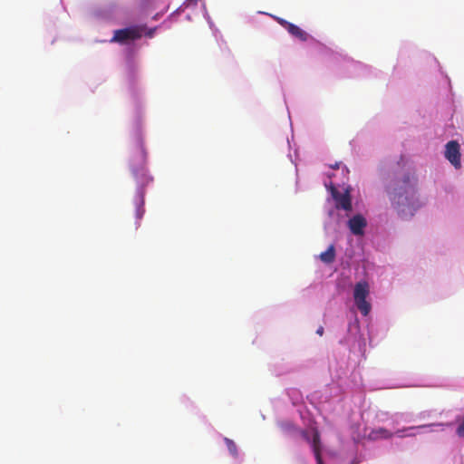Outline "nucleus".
Listing matches in <instances>:
<instances>
[{
  "label": "nucleus",
  "mask_w": 464,
  "mask_h": 464,
  "mask_svg": "<svg viewBox=\"0 0 464 464\" xmlns=\"http://www.w3.org/2000/svg\"><path fill=\"white\" fill-rule=\"evenodd\" d=\"M366 226V219L360 214L353 216L348 221V227L351 232L355 236L363 235L364 228Z\"/></svg>",
  "instance_id": "0eeeda50"
},
{
  "label": "nucleus",
  "mask_w": 464,
  "mask_h": 464,
  "mask_svg": "<svg viewBox=\"0 0 464 464\" xmlns=\"http://www.w3.org/2000/svg\"><path fill=\"white\" fill-rule=\"evenodd\" d=\"M136 161V164L131 165V171L138 183L146 185L151 180V178L148 175V171L145 168L146 152L140 139L138 140Z\"/></svg>",
  "instance_id": "f03ea898"
},
{
  "label": "nucleus",
  "mask_w": 464,
  "mask_h": 464,
  "mask_svg": "<svg viewBox=\"0 0 464 464\" xmlns=\"http://www.w3.org/2000/svg\"><path fill=\"white\" fill-rule=\"evenodd\" d=\"M370 294V286L366 281H361L355 284L353 288V299L355 305L364 316L368 315L371 311V304L367 301Z\"/></svg>",
  "instance_id": "7ed1b4c3"
},
{
  "label": "nucleus",
  "mask_w": 464,
  "mask_h": 464,
  "mask_svg": "<svg viewBox=\"0 0 464 464\" xmlns=\"http://www.w3.org/2000/svg\"><path fill=\"white\" fill-rule=\"evenodd\" d=\"M286 31L294 37L299 39L302 42H305L308 39V34L301 29L299 26L291 23L290 26Z\"/></svg>",
  "instance_id": "1a4fd4ad"
},
{
  "label": "nucleus",
  "mask_w": 464,
  "mask_h": 464,
  "mask_svg": "<svg viewBox=\"0 0 464 464\" xmlns=\"http://www.w3.org/2000/svg\"><path fill=\"white\" fill-rule=\"evenodd\" d=\"M320 260L324 264H332L335 259V247L330 245L328 248L320 254Z\"/></svg>",
  "instance_id": "9d476101"
},
{
  "label": "nucleus",
  "mask_w": 464,
  "mask_h": 464,
  "mask_svg": "<svg viewBox=\"0 0 464 464\" xmlns=\"http://www.w3.org/2000/svg\"><path fill=\"white\" fill-rule=\"evenodd\" d=\"M143 213H144V209H143L142 203H141L140 205L138 206V208H137V218H141Z\"/></svg>",
  "instance_id": "dca6fc26"
},
{
  "label": "nucleus",
  "mask_w": 464,
  "mask_h": 464,
  "mask_svg": "<svg viewBox=\"0 0 464 464\" xmlns=\"http://www.w3.org/2000/svg\"><path fill=\"white\" fill-rule=\"evenodd\" d=\"M155 30H156L155 28L148 30V32L146 33V35L149 36V37H152L153 34H154Z\"/></svg>",
  "instance_id": "a211bd4d"
},
{
  "label": "nucleus",
  "mask_w": 464,
  "mask_h": 464,
  "mask_svg": "<svg viewBox=\"0 0 464 464\" xmlns=\"http://www.w3.org/2000/svg\"><path fill=\"white\" fill-rule=\"evenodd\" d=\"M416 181L413 175L405 174L391 198L392 207L403 218L412 217L420 206L415 188Z\"/></svg>",
  "instance_id": "f257e3e1"
},
{
  "label": "nucleus",
  "mask_w": 464,
  "mask_h": 464,
  "mask_svg": "<svg viewBox=\"0 0 464 464\" xmlns=\"http://www.w3.org/2000/svg\"><path fill=\"white\" fill-rule=\"evenodd\" d=\"M457 434L459 436V437H464V420L462 421V423L458 427L457 429Z\"/></svg>",
  "instance_id": "2eb2a0df"
},
{
  "label": "nucleus",
  "mask_w": 464,
  "mask_h": 464,
  "mask_svg": "<svg viewBox=\"0 0 464 464\" xmlns=\"http://www.w3.org/2000/svg\"><path fill=\"white\" fill-rule=\"evenodd\" d=\"M392 433L384 428H378L372 431L371 437L373 439H390L392 437Z\"/></svg>",
  "instance_id": "9b49d317"
},
{
  "label": "nucleus",
  "mask_w": 464,
  "mask_h": 464,
  "mask_svg": "<svg viewBox=\"0 0 464 464\" xmlns=\"http://www.w3.org/2000/svg\"><path fill=\"white\" fill-rule=\"evenodd\" d=\"M144 26H131L116 30L111 42L123 43L127 40H136L142 36Z\"/></svg>",
  "instance_id": "20e7f679"
},
{
  "label": "nucleus",
  "mask_w": 464,
  "mask_h": 464,
  "mask_svg": "<svg viewBox=\"0 0 464 464\" xmlns=\"http://www.w3.org/2000/svg\"><path fill=\"white\" fill-rule=\"evenodd\" d=\"M332 196L335 200L336 208H342L346 211L352 210V201L349 192L340 193L336 188H332Z\"/></svg>",
  "instance_id": "423d86ee"
},
{
  "label": "nucleus",
  "mask_w": 464,
  "mask_h": 464,
  "mask_svg": "<svg viewBox=\"0 0 464 464\" xmlns=\"http://www.w3.org/2000/svg\"><path fill=\"white\" fill-rule=\"evenodd\" d=\"M313 451L316 459L317 464H324L322 456H321V442H320V434L317 430H314V436L312 440H310Z\"/></svg>",
  "instance_id": "6e6552de"
},
{
  "label": "nucleus",
  "mask_w": 464,
  "mask_h": 464,
  "mask_svg": "<svg viewBox=\"0 0 464 464\" xmlns=\"http://www.w3.org/2000/svg\"><path fill=\"white\" fill-rule=\"evenodd\" d=\"M413 435H415V434H414V433H409V434H407V436H413Z\"/></svg>",
  "instance_id": "aec40b11"
},
{
  "label": "nucleus",
  "mask_w": 464,
  "mask_h": 464,
  "mask_svg": "<svg viewBox=\"0 0 464 464\" xmlns=\"http://www.w3.org/2000/svg\"><path fill=\"white\" fill-rule=\"evenodd\" d=\"M426 427H427V425H420V426H416V427H414V426L413 427H408V428H405L403 430H398L395 434L398 437L401 438V437H404V435L402 434V432H404V431H411V430H416V429H423V428H426Z\"/></svg>",
  "instance_id": "ddd939ff"
},
{
  "label": "nucleus",
  "mask_w": 464,
  "mask_h": 464,
  "mask_svg": "<svg viewBox=\"0 0 464 464\" xmlns=\"http://www.w3.org/2000/svg\"><path fill=\"white\" fill-rule=\"evenodd\" d=\"M445 158L456 168L461 167L460 146L457 140H450L445 146Z\"/></svg>",
  "instance_id": "39448f33"
},
{
  "label": "nucleus",
  "mask_w": 464,
  "mask_h": 464,
  "mask_svg": "<svg viewBox=\"0 0 464 464\" xmlns=\"http://www.w3.org/2000/svg\"><path fill=\"white\" fill-rule=\"evenodd\" d=\"M301 435L307 442H310L311 440L306 430H302Z\"/></svg>",
  "instance_id": "f3484780"
},
{
  "label": "nucleus",
  "mask_w": 464,
  "mask_h": 464,
  "mask_svg": "<svg viewBox=\"0 0 464 464\" xmlns=\"http://www.w3.org/2000/svg\"><path fill=\"white\" fill-rule=\"evenodd\" d=\"M324 327L323 326H319L318 329L316 330V334L320 336H322L324 334Z\"/></svg>",
  "instance_id": "6ab92c4d"
},
{
  "label": "nucleus",
  "mask_w": 464,
  "mask_h": 464,
  "mask_svg": "<svg viewBox=\"0 0 464 464\" xmlns=\"http://www.w3.org/2000/svg\"><path fill=\"white\" fill-rule=\"evenodd\" d=\"M225 443H226L230 454L234 457H237V448L236 443L232 440L227 439V438H225Z\"/></svg>",
  "instance_id": "f8f14e48"
},
{
  "label": "nucleus",
  "mask_w": 464,
  "mask_h": 464,
  "mask_svg": "<svg viewBox=\"0 0 464 464\" xmlns=\"http://www.w3.org/2000/svg\"><path fill=\"white\" fill-rule=\"evenodd\" d=\"M276 21L278 22L279 24H281L285 30L288 29V27L290 26L291 23L283 19V18H279L277 17L276 18Z\"/></svg>",
  "instance_id": "4468645a"
}]
</instances>
